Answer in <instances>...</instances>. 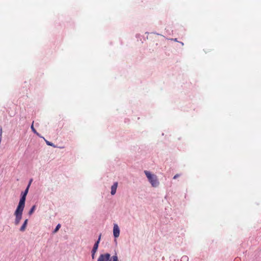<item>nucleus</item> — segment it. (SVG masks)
I'll return each mask as SVG.
<instances>
[{
  "label": "nucleus",
  "mask_w": 261,
  "mask_h": 261,
  "mask_svg": "<svg viewBox=\"0 0 261 261\" xmlns=\"http://www.w3.org/2000/svg\"><path fill=\"white\" fill-rule=\"evenodd\" d=\"M144 173L147 177L149 182L153 187H157L159 185V181L155 175L151 174L149 171L147 170L144 171Z\"/></svg>",
  "instance_id": "nucleus-1"
},
{
  "label": "nucleus",
  "mask_w": 261,
  "mask_h": 261,
  "mask_svg": "<svg viewBox=\"0 0 261 261\" xmlns=\"http://www.w3.org/2000/svg\"><path fill=\"white\" fill-rule=\"evenodd\" d=\"M24 208V207L17 205L16 209L14 213V215L15 217L14 223L15 225H18L19 224L22 218V214Z\"/></svg>",
  "instance_id": "nucleus-2"
},
{
  "label": "nucleus",
  "mask_w": 261,
  "mask_h": 261,
  "mask_svg": "<svg viewBox=\"0 0 261 261\" xmlns=\"http://www.w3.org/2000/svg\"><path fill=\"white\" fill-rule=\"evenodd\" d=\"M29 189V187H27V188L25 189L24 191L22 192L21 193V197H20V199L19 200V203L18 204V206H20L24 207L26 196L28 193Z\"/></svg>",
  "instance_id": "nucleus-3"
},
{
  "label": "nucleus",
  "mask_w": 261,
  "mask_h": 261,
  "mask_svg": "<svg viewBox=\"0 0 261 261\" xmlns=\"http://www.w3.org/2000/svg\"><path fill=\"white\" fill-rule=\"evenodd\" d=\"M101 238V234L99 235L98 240L95 243L93 248L91 251V257L92 259H94L95 258V254L98 249V245L100 241Z\"/></svg>",
  "instance_id": "nucleus-4"
},
{
  "label": "nucleus",
  "mask_w": 261,
  "mask_h": 261,
  "mask_svg": "<svg viewBox=\"0 0 261 261\" xmlns=\"http://www.w3.org/2000/svg\"><path fill=\"white\" fill-rule=\"evenodd\" d=\"M111 255L108 253L101 254L99 256L97 261H110L111 260Z\"/></svg>",
  "instance_id": "nucleus-5"
},
{
  "label": "nucleus",
  "mask_w": 261,
  "mask_h": 261,
  "mask_svg": "<svg viewBox=\"0 0 261 261\" xmlns=\"http://www.w3.org/2000/svg\"><path fill=\"white\" fill-rule=\"evenodd\" d=\"M120 234V229L117 224H114L113 227V235L115 238H118Z\"/></svg>",
  "instance_id": "nucleus-6"
},
{
  "label": "nucleus",
  "mask_w": 261,
  "mask_h": 261,
  "mask_svg": "<svg viewBox=\"0 0 261 261\" xmlns=\"http://www.w3.org/2000/svg\"><path fill=\"white\" fill-rule=\"evenodd\" d=\"M117 187H118V182H115L111 187V195H114L116 194Z\"/></svg>",
  "instance_id": "nucleus-7"
},
{
  "label": "nucleus",
  "mask_w": 261,
  "mask_h": 261,
  "mask_svg": "<svg viewBox=\"0 0 261 261\" xmlns=\"http://www.w3.org/2000/svg\"><path fill=\"white\" fill-rule=\"evenodd\" d=\"M28 219H25L24 221L23 222V223L22 224V226L20 227L19 230L21 232H23L25 231L26 229V227L28 224Z\"/></svg>",
  "instance_id": "nucleus-8"
},
{
  "label": "nucleus",
  "mask_w": 261,
  "mask_h": 261,
  "mask_svg": "<svg viewBox=\"0 0 261 261\" xmlns=\"http://www.w3.org/2000/svg\"><path fill=\"white\" fill-rule=\"evenodd\" d=\"M31 129H32V132H33L34 134H36V135H37V136H38L39 137H41L40 136L39 134V133L36 131V129H35V128L34 127L33 123H32V125H31Z\"/></svg>",
  "instance_id": "nucleus-9"
},
{
  "label": "nucleus",
  "mask_w": 261,
  "mask_h": 261,
  "mask_svg": "<svg viewBox=\"0 0 261 261\" xmlns=\"http://www.w3.org/2000/svg\"><path fill=\"white\" fill-rule=\"evenodd\" d=\"M110 261H119L117 254H115L114 255H113L111 258V260Z\"/></svg>",
  "instance_id": "nucleus-10"
},
{
  "label": "nucleus",
  "mask_w": 261,
  "mask_h": 261,
  "mask_svg": "<svg viewBox=\"0 0 261 261\" xmlns=\"http://www.w3.org/2000/svg\"><path fill=\"white\" fill-rule=\"evenodd\" d=\"M35 208H36V206L34 205L30 210V211L29 212V215H31L32 214V213L34 212V211H35Z\"/></svg>",
  "instance_id": "nucleus-11"
},
{
  "label": "nucleus",
  "mask_w": 261,
  "mask_h": 261,
  "mask_svg": "<svg viewBox=\"0 0 261 261\" xmlns=\"http://www.w3.org/2000/svg\"><path fill=\"white\" fill-rule=\"evenodd\" d=\"M41 138H42V137ZM43 138L44 139V140H45V142H46V144L47 145L50 146H53V147H55V146L54 145V144L53 143H51V142H50L45 140L43 137Z\"/></svg>",
  "instance_id": "nucleus-12"
},
{
  "label": "nucleus",
  "mask_w": 261,
  "mask_h": 261,
  "mask_svg": "<svg viewBox=\"0 0 261 261\" xmlns=\"http://www.w3.org/2000/svg\"><path fill=\"white\" fill-rule=\"evenodd\" d=\"M180 261H189V257L187 255H184L181 257Z\"/></svg>",
  "instance_id": "nucleus-13"
},
{
  "label": "nucleus",
  "mask_w": 261,
  "mask_h": 261,
  "mask_svg": "<svg viewBox=\"0 0 261 261\" xmlns=\"http://www.w3.org/2000/svg\"><path fill=\"white\" fill-rule=\"evenodd\" d=\"M60 227H61V225L60 224H58L56 226L55 229L54 230L53 232L56 233V232H57Z\"/></svg>",
  "instance_id": "nucleus-14"
},
{
  "label": "nucleus",
  "mask_w": 261,
  "mask_h": 261,
  "mask_svg": "<svg viewBox=\"0 0 261 261\" xmlns=\"http://www.w3.org/2000/svg\"><path fill=\"white\" fill-rule=\"evenodd\" d=\"M32 181H33V179H31L30 180L29 183V184H28V186H27V187H29V188H30V185H31V182H32Z\"/></svg>",
  "instance_id": "nucleus-15"
},
{
  "label": "nucleus",
  "mask_w": 261,
  "mask_h": 261,
  "mask_svg": "<svg viewBox=\"0 0 261 261\" xmlns=\"http://www.w3.org/2000/svg\"><path fill=\"white\" fill-rule=\"evenodd\" d=\"M179 176V175L177 174L176 175H175L173 177V179H176L177 178H178V177Z\"/></svg>",
  "instance_id": "nucleus-16"
},
{
  "label": "nucleus",
  "mask_w": 261,
  "mask_h": 261,
  "mask_svg": "<svg viewBox=\"0 0 261 261\" xmlns=\"http://www.w3.org/2000/svg\"><path fill=\"white\" fill-rule=\"evenodd\" d=\"M173 40H174L175 41H177V39H176V38H175V39H174Z\"/></svg>",
  "instance_id": "nucleus-17"
},
{
  "label": "nucleus",
  "mask_w": 261,
  "mask_h": 261,
  "mask_svg": "<svg viewBox=\"0 0 261 261\" xmlns=\"http://www.w3.org/2000/svg\"><path fill=\"white\" fill-rule=\"evenodd\" d=\"M181 43V44H182V45H184V43L182 42H180Z\"/></svg>",
  "instance_id": "nucleus-18"
}]
</instances>
